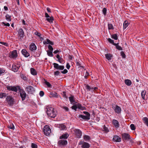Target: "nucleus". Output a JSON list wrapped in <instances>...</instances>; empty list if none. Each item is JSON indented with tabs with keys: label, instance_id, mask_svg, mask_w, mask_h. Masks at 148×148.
I'll use <instances>...</instances> for the list:
<instances>
[{
	"label": "nucleus",
	"instance_id": "f257e3e1",
	"mask_svg": "<svg viewBox=\"0 0 148 148\" xmlns=\"http://www.w3.org/2000/svg\"><path fill=\"white\" fill-rule=\"evenodd\" d=\"M46 108L47 113L49 117L54 118L56 117L57 112L56 109L49 107H47Z\"/></svg>",
	"mask_w": 148,
	"mask_h": 148
},
{
	"label": "nucleus",
	"instance_id": "f03ea898",
	"mask_svg": "<svg viewBox=\"0 0 148 148\" xmlns=\"http://www.w3.org/2000/svg\"><path fill=\"white\" fill-rule=\"evenodd\" d=\"M83 113L85 114L86 115H79V118H82L83 119L85 120H88L90 119V114L88 112L86 111L83 112Z\"/></svg>",
	"mask_w": 148,
	"mask_h": 148
},
{
	"label": "nucleus",
	"instance_id": "7ed1b4c3",
	"mask_svg": "<svg viewBox=\"0 0 148 148\" xmlns=\"http://www.w3.org/2000/svg\"><path fill=\"white\" fill-rule=\"evenodd\" d=\"M21 66V65L19 62L15 63L12 65V70L14 72H17Z\"/></svg>",
	"mask_w": 148,
	"mask_h": 148
},
{
	"label": "nucleus",
	"instance_id": "20e7f679",
	"mask_svg": "<svg viewBox=\"0 0 148 148\" xmlns=\"http://www.w3.org/2000/svg\"><path fill=\"white\" fill-rule=\"evenodd\" d=\"M6 100L8 104L10 106H12L14 104V99L11 96H7L6 98Z\"/></svg>",
	"mask_w": 148,
	"mask_h": 148
},
{
	"label": "nucleus",
	"instance_id": "39448f33",
	"mask_svg": "<svg viewBox=\"0 0 148 148\" xmlns=\"http://www.w3.org/2000/svg\"><path fill=\"white\" fill-rule=\"evenodd\" d=\"M43 131L45 134L47 136L49 135L51 132V129L49 126L47 125L44 127Z\"/></svg>",
	"mask_w": 148,
	"mask_h": 148
},
{
	"label": "nucleus",
	"instance_id": "423d86ee",
	"mask_svg": "<svg viewBox=\"0 0 148 148\" xmlns=\"http://www.w3.org/2000/svg\"><path fill=\"white\" fill-rule=\"evenodd\" d=\"M20 96L22 101L24 100L26 97L27 95L25 91L22 89H19Z\"/></svg>",
	"mask_w": 148,
	"mask_h": 148
},
{
	"label": "nucleus",
	"instance_id": "0eeeda50",
	"mask_svg": "<svg viewBox=\"0 0 148 148\" xmlns=\"http://www.w3.org/2000/svg\"><path fill=\"white\" fill-rule=\"evenodd\" d=\"M112 108L114 110L115 112L117 114H121V108L117 105H115L114 106H113Z\"/></svg>",
	"mask_w": 148,
	"mask_h": 148
},
{
	"label": "nucleus",
	"instance_id": "6e6552de",
	"mask_svg": "<svg viewBox=\"0 0 148 148\" xmlns=\"http://www.w3.org/2000/svg\"><path fill=\"white\" fill-rule=\"evenodd\" d=\"M67 144V141L65 140H59L58 143V145L60 147H63Z\"/></svg>",
	"mask_w": 148,
	"mask_h": 148
},
{
	"label": "nucleus",
	"instance_id": "1a4fd4ad",
	"mask_svg": "<svg viewBox=\"0 0 148 148\" xmlns=\"http://www.w3.org/2000/svg\"><path fill=\"white\" fill-rule=\"evenodd\" d=\"M79 145H82L81 147L82 148H89L90 147V145L88 143L83 141H80L79 143Z\"/></svg>",
	"mask_w": 148,
	"mask_h": 148
},
{
	"label": "nucleus",
	"instance_id": "9d476101",
	"mask_svg": "<svg viewBox=\"0 0 148 148\" xmlns=\"http://www.w3.org/2000/svg\"><path fill=\"white\" fill-rule=\"evenodd\" d=\"M25 89V90L27 92L28 94H32L35 91L34 88L31 86H29L26 87Z\"/></svg>",
	"mask_w": 148,
	"mask_h": 148
},
{
	"label": "nucleus",
	"instance_id": "9b49d317",
	"mask_svg": "<svg viewBox=\"0 0 148 148\" xmlns=\"http://www.w3.org/2000/svg\"><path fill=\"white\" fill-rule=\"evenodd\" d=\"M74 133L76 137L80 138H81L82 133L81 131L79 129H75L74 130Z\"/></svg>",
	"mask_w": 148,
	"mask_h": 148
},
{
	"label": "nucleus",
	"instance_id": "f8f14e48",
	"mask_svg": "<svg viewBox=\"0 0 148 148\" xmlns=\"http://www.w3.org/2000/svg\"><path fill=\"white\" fill-rule=\"evenodd\" d=\"M53 65L54 67L57 70H62L64 68V66L59 65L58 64L56 63H53Z\"/></svg>",
	"mask_w": 148,
	"mask_h": 148
},
{
	"label": "nucleus",
	"instance_id": "ddd939ff",
	"mask_svg": "<svg viewBox=\"0 0 148 148\" xmlns=\"http://www.w3.org/2000/svg\"><path fill=\"white\" fill-rule=\"evenodd\" d=\"M18 56L17 51L16 50H14L11 52V54L10 56V58L14 59H15Z\"/></svg>",
	"mask_w": 148,
	"mask_h": 148
},
{
	"label": "nucleus",
	"instance_id": "4468645a",
	"mask_svg": "<svg viewBox=\"0 0 148 148\" xmlns=\"http://www.w3.org/2000/svg\"><path fill=\"white\" fill-rule=\"evenodd\" d=\"M24 33L22 29H20L18 31V35L20 37V39L22 41L24 36Z\"/></svg>",
	"mask_w": 148,
	"mask_h": 148
},
{
	"label": "nucleus",
	"instance_id": "2eb2a0df",
	"mask_svg": "<svg viewBox=\"0 0 148 148\" xmlns=\"http://www.w3.org/2000/svg\"><path fill=\"white\" fill-rule=\"evenodd\" d=\"M112 124L116 128H119L120 126V124L119 121L116 119H114L112 121Z\"/></svg>",
	"mask_w": 148,
	"mask_h": 148
},
{
	"label": "nucleus",
	"instance_id": "dca6fc26",
	"mask_svg": "<svg viewBox=\"0 0 148 148\" xmlns=\"http://www.w3.org/2000/svg\"><path fill=\"white\" fill-rule=\"evenodd\" d=\"M21 52L23 55L25 57L27 58L30 56L29 53L25 49H23Z\"/></svg>",
	"mask_w": 148,
	"mask_h": 148
},
{
	"label": "nucleus",
	"instance_id": "f3484780",
	"mask_svg": "<svg viewBox=\"0 0 148 148\" xmlns=\"http://www.w3.org/2000/svg\"><path fill=\"white\" fill-rule=\"evenodd\" d=\"M130 136L127 133H124L122 134V137L123 140H127L130 139Z\"/></svg>",
	"mask_w": 148,
	"mask_h": 148
},
{
	"label": "nucleus",
	"instance_id": "a211bd4d",
	"mask_svg": "<svg viewBox=\"0 0 148 148\" xmlns=\"http://www.w3.org/2000/svg\"><path fill=\"white\" fill-rule=\"evenodd\" d=\"M113 140L114 141L116 142H120L121 140V138L116 135L114 136Z\"/></svg>",
	"mask_w": 148,
	"mask_h": 148
},
{
	"label": "nucleus",
	"instance_id": "6ab92c4d",
	"mask_svg": "<svg viewBox=\"0 0 148 148\" xmlns=\"http://www.w3.org/2000/svg\"><path fill=\"white\" fill-rule=\"evenodd\" d=\"M36 49V47L35 44L32 43L30 46L29 49L32 51H34Z\"/></svg>",
	"mask_w": 148,
	"mask_h": 148
},
{
	"label": "nucleus",
	"instance_id": "aec40b11",
	"mask_svg": "<svg viewBox=\"0 0 148 148\" xmlns=\"http://www.w3.org/2000/svg\"><path fill=\"white\" fill-rule=\"evenodd\" d=\"M146 91L145 90H143L141 92V95L142 99L144 100L146 99L147 97L146 95Z\"/></svg>",
	"mask_w": 148,
	"mask_h": 148
},
{
	"label": "nucleus",
	"instance_id": "412c9836",
	"mask_svg": "<svg viewBox=\"0 0 148 148\" xmlns=\"http://www.w3.org/2000/svg\"><path fill=\"white\" fill-rule=\"evenodd\" d=\"M69 136V135L68 133H66L62 135L60 137V139H67Z\"/></svg>",
	"mask_w": 148,
	"mask_h": 148
},
{
	"label": "nucleus",
	"instance_id": "4be33fe9",
	"mask_svg": "<svg viewBox=\"0 0 148 148\" xmlns=\"http://www.w3.org/2000/svg\"><path fill=\"white\" fill-rule=\"evenodd\" d=\"M125 84L127 86H130L132 84V82L131 81L128 79H125L124 81Z\"/></svg>",
	"mask_w": 148,
	"mask_h": 148
},
{
	"label": "nucleus",
	"instance_id": "5701e85b",
	"mask_svg": "<svg viewBox=\"0 0 148 148\" xmlns=\"http://www.w3.org/2000/svg\"><path fill=\"white\" fill-rule=\"evenodd\" d=\"M119 43H117L115 44V46L116 49L119 51H122L123 50V48L120 46L119 45Z\"/></svg>",
	"mask_w": 148,
	"mask_h": 148
},
{
	"label": "nucleus",
	"instance_id": "b1692460",
	"mask_svg": "<svg viewBox=\"0 0 148 148\" xmlns=\"http://www.w3.org/2000/svg\"><path fill=\"white\" fill-rule=\"evenodd\" d=\"M143 120L145 124L148 127V118L147 117H144Z\"/></svg>",
	"mask_w": 148,
	"mask_h": 148
},
{
	"label": "nucleus",
	"instance_id": "393cba45",
	"mask_svg": "<svg viewBox=\"0 0 148 148\" xmlns=\"http://www.w3.org/2000/svg\"><path fill=\"white\" fill-rule=\"evenodd\" d=\"M60 130H64L66 129V126L64 124H62L59 125Z\"/></svg>",
	"mask_w": 148,
	"mask_h": 148
},
{
	"label": "nucleus",
	"instance_id": "a878e982",
	"mask_svg": "<svg viewBox=\"0 0 148 148\" xmlns=\"http://www.w3.org/2000/svg\"><path fill=\"white\" fill-rule=\"evenodd\" d=\"M69 99L71 104H73L75 103V101L74 99V97L73 96H71L70 97H69Z\"/></svg>",
	"mask_w": 148,
	"mask_h": 148
},
{
	"label": "nucleus",
	"instance_id": "bb28decb",
	"mask_svg": "<svg viewBox=\"0 0 148 148\" xmlns=\"http://www.w3.org/2000/svg\"><path fill=\"white\" fill-rule=\"evenodd\" d=\"M31 73L33 75H37V72L36 70L33 68L30 69Z\"/></svg>",
	"mask_w": 148,
	"mask_h": 148
},
{
	"label": "nucleus",
	"instance_id": "cd10ccee",
	"mask_svg": "<svg viewBox=\"0 0 148 148\" xmlns=\"http://www.w3.org/2000/svg\"><path fill=\"white\" fill-rule=\"evenodd\" d=\"M106 58L108 60H111L112 56L109 53H107L105 55Z\"/></svg>",
	"mask_w": 148,
	"mask_h": 148
},
{
	"label": "nucleus",
	"instance_id": "c85d7f7f",
	"mask_svg": "<svg viewBox=\"0 0 148 148\" xmlns=\"http://www.w3.org/2000/svg\"><path fill=\"white\" fill-rule=\"evenodd\" d=\"M86 88L88 91H91L92 92H93V88H91L90 86L88 85L86 86Z\"/></svg>",
	"mask_w": 148,
	"mask_h": 148
},
{
	"label": "nucleus",
	"instance_id": "c756f323",
	"mask_svg": "<svg viewBox=\"0 0 148 148\" xmlns=\"http://www.w3.org/2000/svg\"><path fill=\"white\" fill-rule=\"evenodd\" d=\"M8 94L5 93H0V98H5Z\"/></svg>",
	"mask_w": 148,
	"mask_h": 148
},
{
	"label": "nucleus",
	"instance_id": "7c9ffc66",
	"mask_svg": "<svg viewBox=\"0 0 148 148\" xmlns=\"http://www.w3.org/2000/svg\"><path fill=\"white\" fill-rule=\"evenodd\" d=\"M50 94L53 97L58 98L59 96V95L57 94V93L56 92H50Z\"/></svg>",
	"mask_w": 148,
	"mask_h": 148
},
{
	"label": "nucleus",
	"instance_id": "2f4dec72",
	"mask_svg": "<svg viewBox=\"0 0 148 148\" xmlns=\"http://www.w3.org/2000/svg\"><path fill=\"white\" fill-rule=\"evenodd\" d=\"M46 20L50 23H53V18L52 16H49V17L46 18Z\"/></svg>",
	"mask_w": 148,
	"mask_h": 148
},
{
	"label": "nucleus",
	"instance_id": "473e14b6",
	"mask_svg": "<svg viewBox=\"0 0 148 148\" xmlns=\"http://www.w3.org/2000/svg\"><path fill=\"white\" fill-rule=\"evenodd\" d=\"M108 30H113L114 29V27L112 24L111 23L108 24Z\"/></svg>",
	"mask_w": 148,
	"mask_h": 148
},
{
	"label": "nucleus",
	"instance_id": "72a5a7b5",
	"mask_svg": "<svg viewBox=\"0 0 148 148\" xmlns=\"http://www.w3.org/2000/svg\"><path fill=\"white\" fill-rule=\"evenodd\" d=\"M129 24L127 21H125L123 24V29H125L127 27Z\"/></svg>",
	"mask_w": 148,
	"mask_h": 148
},
{
	"label": "nucleus",
	"instance_id": "f704fd0d",
	"mask_svg": "<svg viewBox=\"0 0 148 148\" xmlns=\"http://www.w3.org/2000/svg\"><path fill=\"white\" fill-rule=\"evenodd\" d=\"M44 83L49 88H51V84L48 82H47L45 79H44Z\"/></svg>",
	"mask_w": 148,
	"mask_h": 148
},
{
	"label": "nucleus",
	"instance_id": "c9c22d12",
	"mask_svg": "<svg viewBox=\"0 0 148 148\" xmlns=\"http://www.w3.org/2000/svg\"><path fill=\"white\" fill-rule=\"evenodd\" d=\"M5 18L6 20L8 21H11V18L10 15L7 14L5 15Z\"/></svg>",
	"mask_w": 148,
	"mask_h": 148
},
{
	"label": "nucleus",
	"instance_id": "e433bc0d",
	"mask_svg": "<svg viewBox=\"0 0 148 148\" xmlns=\"http://www.w3.org/2000/svg\"><path fill=\"white\" fill-rule=\"evenodd\" d=\"M108 40L110 43L114 45L115 44H116V43H114V42L113 40L111 39L110 38H109L108 39Z\"/></svg>",
	"mask_w": 148,
	"mask_h": 148
},
{
	"label": "nucleus",
	"instance_id": "4c0bfd02",
	"mask_svg": "<svg viewBox=\"0 0 148 148\" xmlns=\"http://www.w3.org/2000/svg\"><path fill=\"white\" fill-rule=\"evenodd\" d=\"M111 38L115 40H117L118 39V37L117 35L116 34H112L111 36Z\"/></svg>",
	"mask_w": 148,
	"mask_h": 148
},
{
	"label": "nucleus",
	"instance_id": "58836bf2",
	"mask_svg": "<svg viewBox=\"0 0 148 148\" xmlns=\"http://www.w3.org/2000/svg\"><path fill=\"white\" fill-rule=\"evenodd\" d=\"M47 54L48 55L51 57H52L53 56V55L52 53L53 51H47Z\"/></svg>",
	"mask_w": 148,
	"mask_h": 148
},
{
	"label": "nucleus",
	"instance_id": "ea45409f",
	"mask_svg": "<svg viewBox=\"0 0 148 148\" xmlns=\"http://www.w3.org/2000/svg\"><path fill=\"white\" fill-rule=\"evenodd\" d=\"M20 76L21 78L25 81H27V77L24 75L22 74Z\"/></svg>",
	"mask_w": 148,
	"mask_h": 148
},
{
	"label": "nucleus",
	"instance_id": "a19ab883",
	"mask_svg": "<svg viewBox=\"0 0 148 148\" xmlns=\"http://www.w3.org/2000/svg\"><path fill=\"white\" fill-rule=\"evenodd\" d=\"M8 127L10 129L14 130V125L12 123L10 125H8Z\"/></svg>",
	"mask_w": 148,
	"mask_h": 148
},
{
	"label": "nucleus",
	"instance_id": "79ce46f5",
	"mask_svg": "<svg viewBox=\"0 0 148 148\" xmlns=\"http://www.w3.org/2000/svg\"><path fill=\"white\" fill-rule=\"evenodd\" d=\"M103 130L106 132H109V130L108 128L106 127L105 125H104L103 127Z\"/></svg>",
	"mask_w": 148,
	"mask_h": 148
},
{
	"label": "nucleus",
	"instance_id": "37998d69",
	"mask_svg": "<svg viewBox=\"0 0 148 148\" xmlns=\"http://www.w3.org/2000/svg\"><path fill=\"white\" fill-rule=\"evenodd\" d=\"M84 138L85 141H87L90 139V137L88 136L85 135L84 136Z\"/></svg>",
	"mask_w": 148,
	"mask_h": 148
},
{
	"label": "nucleus",
	"instance_id": "c03bdc74",
	"mask_svg": "<svg viewBox=\"0 0 148 148\" xmlns=\"http://www.w3.org/2000/svg\"><path fill=\"white\" fill-rule=\"evenodd\" d=\"M46 43L47 44H50L51 45H53V43L50 41L49 39H47L46 40Z\"/></svg>",
	"mask_w": 148,
	"mask_h": 148
},
{
	"label": "nucleus",
	"instance_id": "a18cd8bd",
	"mask_svg": "<svg viewBox=\"0 0 148 148\" xmlns=\"http://www.w3.org/2000/svg\"><path fill=\"white\" fill-rule=\"evenodd\" d=\"M11 90L12 91L17 92V89L16 87L13 86H12V88H11Z\"/></svg>",
	"mask_w": 148,
	"mask_h": 148
},
{
	"label": "nucleus",
	"instance_id": "49530a36",
	"mask_svg": "<svg viewBox=\"0 0 148 148\" xmlns=\"http://www.w3.org/2000/svg\"><path fill=\"white\" fill-rule=\"evenodd\" d=\"M121 56L123 58H125L126 57V55L124 53V52L123 51H121L120 52Z\"/></svg>",
	"mask_w": 148,
	"mask_h": 148
},
{
	"label": "nucleus",
	"instance_id": "de8ad7c7",
	"mask_svg": "<svg viewBox=\"0 0 148 148\" xmlns=\"http://www.w3.org/2000/svg\"><path fill=\"white\" fill-rule=\"evenodd\" d=\"M5 71V70L2 69L0 68V75L3 74Z\"/></svg>",
	"mask_w": 148,
	"mask_h": 148
},
{
	"label": "nucleus",
	"instance_id": "09e8293b",
	"mask_svg": "<svg viewBox=\"0 0 148 148\" xmlns=\"http://www.w3.org/2000/svg\"><path fill=\"white\" fill-rule=\"evenodd\" d=\"M76 64L77 66H78V68H83V66L81 65L80 62H76Z\"/></svg>",
	"mask_w": 148,
	"mask_h": 148
},
{
	"label": "nucleus",
	"instance_id": "8fccbe9b",
	"mask_svg": "<svg viewBox=\"0 0 148 148\" xmlns=\"http://www.w3.org/2000/svg\"><path fill=\"white\" fill-rule=\"evenodd\" d=\"M76 106H77V108H78V109H81L82 110L83 109L84 107L82 106L81 104H78L77 105H76Z\"/></svg>",
	"mask_w": 148,
	"mask_h": 148
},
{
	"label": "nucleus",
	"instance_id": "3c124183",
	"mask_svg": "<svg viewBox=\"0 0 148 148\" xmlns=\"http://www.w3.org/2000/svg\"><path fill=\"white\" fill-rule=\"evenodd\" d=\"M130 128L132 130H135V129H136V128H135V125L134 124H131L130 125Z\"/></svg>",
	"mask_w": 148,
	"mask_h": 148
},
{
	"label": "nucleus",
	"instance_id": "603ef678",
	"mask_svg": "<svg viewBox=\"0 0 148 148\" xmlns=\"http://www.w3.org/2000/svg\"><path fill=\"white\" fill-rule=\"evenodd\" d=\"M31 147L32 148H37V145L34 143H32L31 144Z\"/></svg>",
	"mask_w": 148,
	"mask_h": 148
},
{
	"label": "nucleus",
	"instance_id": "864d4df0",
	"mask_svg": "<svg viewBox=\"0 0 148 148\" xmlns=\"http://www.w3.org/2000/svg\"><path fill=\"white\" fill-rule=\"evenodd\" d=\"M48 48L49 49V50H48L47 51H53V47H52V46H51L50 45H49L48 46Z\"/></svg>",
	"mask_w": 148,
	"mask_h": 148
},
{
	"label": "nucleus",
	"instance_id": "5fc2aeb1",
	"mask_svg": "<svg viewBox=\"0 0 148 148\" xmlns=\"http://www.w3.org/2000/svg\"><path fill=\"white\" fill-rule=\"evenodd\" d=\"M107 9L105 8H103L102 10L103 13L104 15H106V14Z\"/></svg>",
	"mask_w": 148,
	"mask_h": 148
},
{
	"label": "nucleus",
	"instance_id": "6e6d98bb",
	"mask_svg": "<svg viewBox=\"0 0 148 148\" xmlns=\"http://www.w3.org/2000/svg\"><path fill=\"white\" fill-rule=\"evenodd\" d=\"M56 58L58 59V61L59 62L62 59V57H60V56L59 54H58L56 55Z\"/></svg>",
	"mask_w": 148,
	"mask_h": 148
},
{
	"label": "nucleus",
	"instance_id": "4d7b16f0",
	"mask_svg": "<svg viewBox=\"0 0 148 148\" xmlns=\"http://www.w3.org/2000/svg\"><path fill=\"white\" fill-rule=\"evenodd\" d=\"M34 34L38 37H40L41 34L38 31H36L34 32Z\"/></svg>",
	"mask_w": 148,
	"mask_h": 148
},
{
	"label": "nucleus",
	"instance_id": "13d9d810",
	"mask_svg": "<svg viewBox=\"0 0 148 148\" xmlns=\"http://www.w3.org/2000/svg\"><path fill=\"white\" fill-rule=\"evenodd\" d=\"M62 108L65 111L68 112L69 111V109L67 107L63 106Z\"/></svg>",
	"mask_w": 148,
	"mask_h": 148
},
{
	"label": "nucleus",
	"instance_id": "bf43d9fd",
	"mask_svg": "<svg viewBox=\"0 0 148 148\" xmlns=\"http://www.w3.org/2000/svg\"><path fill=\"white\" fill-rule=\"evenodd\" d=\"M71 108L73 109L75 111H76L77 108V107L76 105H74L72 106Z\"/></svg>",
	"mask_w": 148,
	"mask_h": 148
},
{
	"label": "nucleus",
	"instance_id": "052dcab7",
	"mask_svg": "<svg viewBox=\"0 0 148 148\" xmlns=\"http://www.w3.org/2000/svg\"><path fill=\"white\" fill-rule=\"evenodd\" d=\"M2 24L4 26L9 27L10 26V24L9 23H5L4 22H2Z\"/></svg>",
	"mask_w": 148,
	"mask_h": 148
},
{
	"label": "nucleus",
	"instance_id": "680f3d73",
	"mask_svg": "<svg viewBox=\"0 0 148 148\" xmlns=\"http://www.w3.org/2000/svg\"><path fill=\"white\" fill-rule=\"evenodd\" d=\"M0 43L6 46H7L8 45V44L6 42H0Z\"/></svg>",
	"mask_w": 148,
	"mask_h": 148
},
{
	"label": "nucleus",
	"instance_id": "e2e57ef3",
	"mask_svg": "<svg viewBox=\"0 0 148 148\" xmlns=\"http://www.w3.org/2000/svg\"><path fill=\"white\" fill-rule=\"evenodd\" d=\"M60 72L58 71H57L54 72V75L56 76H58L59 75Z\"/></svg>",
	"mask_w": 148,
	"mask_h": 148
},
{
	"label": "nucleus",
	"instance_id": "0e129e2a",
	"mask_svg": "<svg viewBox=\"0 0 148 148\" xmlns=\"http://www.w3.org/2000/svg\"><path fill=\"white\" fill-rule=\"evenodd\" d=\"M44 94V93L43 91H41L39 93V95L40 97H42Z\"/></svg>",
	"mask_w": 148,
	"mask_h": 148
},
{
	"label": "nucleus",
	"instance_id": "69168bd1",
	"mask_svg": "<svg viewBox=\"0 0 148 148\" xmlns=\"http://www.w3.org/2000/svg\"><path fill=\"white\" fill-rule=\"evenodd\" d=\"M68 71L66 69H64L63 71H62L61 72L63 74H66L68 72Z\"/></svg>",
	"mask_w": 148,
	"mask_h": 148
},
{
	"label": "nucleus",
	"instance_id": "338daca9",
	"mask_svg": "<svg viewBox=\"0 0 148 148\" xmlns=\"http://www.w3.org/2000/svg\"><path fill=\"white\" fill-rule=\"evenodd\" d=\"M70 67V65L68 63H67L66 64V68L68 69H69Z\"/></svg>",
	"mask_w": 148,
	"mask_h": 148
},
{
	"label": "nucleus",
	"instance_id": "774afa93",
	"mask_svg": "<svg viewBox=\"0 0 148 148\" xmlns=\"http://www.w3.org/2000/svg\"><path fill=\"white\" fill-rule=\"evenodd\" d=\"M61 52V51H60V49H59V50H55L54 52H53V53H54V54H56L58 52Z\"/></svg>",
	"mask_w": 148,
	"mask_h": 148
}]
</instances>
